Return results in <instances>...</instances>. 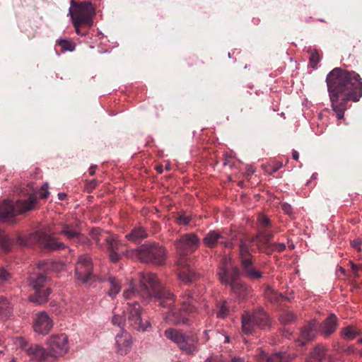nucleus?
<instances>
[{
    "mask_svg": "<svg viewBox=\"0 0 362 362\" xmlns=\"http://www.w3.org/2000/svg\"><path fill=\"white\" fill-rule=\"evenodd\" d=\"M97 185H98L97 180L93 179V180L89 181L88 182H87V184L86 185V189L88 192H90L96 187Z\"/></svg>",
    "mask_w": 362,
    "mask_h": 362,
    "instance_id": "nucleus-47",
    "label": "nucleus"
},
{
    "mask_svg": "<svg viewBox=\"0 0 362 362\" xmlns=\"http://www.w3.org/2000/svg\"><path fill=\"white\" fill-rule=\"evenodd\" d=\"M296 320V316L290 310H284L279 315V320L283 324H290Z\"/></svg>",
    "mask_w": 362,
    "mask_h": 362,
    "instance_id": "nucleus-37",
    "label": "nucleus"
},
{
    "mask_svg": "<svg viewBox=\"0 0 362 362\" xmlns=\"http://www.w3.org/2000/svg\"><path fill=\"white\" fill-rule=\"evenodd\" d=\"M252 238H255V243L257 247L258 250L260 252H263L265 254H271L272 252V245L273 243L269 240H266L264 237H257V234L252 237Z\"/></svg>",
    "mask_w": 362,
    "mask_h": 362,
    "instance_id": "nucleus-29",
    "label": "nucleus"
},
{
    "mask_svg": "<svg viewBox=\"0 0 362 362\" xmlns=\"http://www.w3.org/2000/svg\"><path fill=\"white\" fill-rule=\"evenodd\" d=\"M104 242L106 243L111 262H117L121 258L119 252H122L124 244L118 240L117 237L110 235L108 238H104Z\"/></svg>",
    "mask_w": 362,
    "mask_h": 362,
    "instance_id": "nucleus-18",
    "label": "nucleus"
},
{
    "mask_svg": "<svg viewBox=\"0 0 362 362\" xmlns=\"http://www.w3.org/2000/svg\"><path fill=\"white\" fill-rule=\"evenodd\" d=\"M127 317L126 323L133 329L139 332H144L150 327L151 324L142 317V310L137 300L133 303H128Z\"/></svg>",
    "mask_w": 362,
    "mask_h": 362,
    "instance_id": "nucleus-11",
    "label": "nucleus"
},
{
    "mask_svg": "<svg viewBox=\"0 0 362 362\" xmlns=\"http://www.w3.org/2000/svg\"><path fill=\"white\" fill-rule=\"evenodd\" d=\"M255 238L245 237L240 240L238 245L239 257L242 274L250 280H258L262 274L254 267L252 254L256 252Z\"/></svg>",
    "mask_w": 362,
    "mask_h": 362,
    "instance_id": "nucleus-5",
    "label": "nucleus"
},
{
    "mask_svg": "<svg viewBox=\"0 0 362 362\" xmlns=\"http://www.w3.org/2000/svg\"><path fill=\"white\" fill-rule=\"evenodd\" d=\"M326 83L332 110L337 119L344 118L347 103L362 97V78L354 71L334 68L327 76Z\"/></svg>",
    "mask_w": 362,
    "mask_h": 362,
    "instance_id": "nucleus-1",
    "label": "nucleus"
},
{
    "mask_svg": "<svg viewBox=\"0 0 362 362\" xmlns=\"http://www.w3.org/2000/svg\"><path fill=\"white\" fill-rule=\"evenodd\" d=\"M261 236H263L264 237V239L266 240H269V241H272V238H273V234L272 233L269 232L268 230H258V232L257 233V237H261Z\"/></svg>",
    "mask_w": 362,
    "mask_h": 362,
    "instance_id": "nucleus-42",
    "label": "nucleus"
},
{
    "mask_svg": "<svg viewBox=\"0 0 362 362\" xmlns=\"http://www.w3.org/2000/svg\"><path fill=\"white\" fill-rule=\"evenodd\" d=\"M337 325L338 319L334 314L332 313L320 323L319 331L323 336L328 337L335 332Z\"/></svg>",
    "mask_w": 362,
    "mask_h": 362,
    "instance_id": "nucleus-23",
    "label": "nucleus"
},
{
    "mask_svg": "<svg viewBox=\"0 0 362 362\" xmlns=\"http://www.w3.org/2000/svg\"><path fill=\"white\" fill-rule=\"evenodd\" d=\"M231 362H245V359L241 357H233L231 359Z\"/></svg>",
    "mask_w": 362,
    "mask_h": 362,
    "instance_id": "nucleus-55",
    "label": "nucleus"
},
{
    "mask_svg": "<svg viewBox=\"0 0 362 362\" xmlns=\"http://www.w3.org/2000/svg\"><path fill=\"white\" fill-rule=\"evenodd\" d=\"M57 45L61 47V52H73L76 49V44L71 40L59 39L57 41Z\"/></svg>",
    "mask_w": 362,
    "mask_h": 362,
    "instance_id": "nucleus-33",
    "label": "nucleus"
},
{
    "mask_svg": "<svg viewBox=\"0 0 362 362\" xmlns=\"http://www.w3.org/2000/svg\"><path fill=\"white\" fill-rule=\"evenodd\" d=\"M327 353V349L322 345H317L310 354L311 358L317 361H322Z\"/></svg>",
    "mask_w": 362,
    "mask_h": 362,
    "instance_id": "nucleus-36",
    "label": "nucleus"
},
{
    "mask_svg": "<svg viewBox=\"0 0 362 362\" xmlns=\"http://www.w3.org/2000/svg\"><path fill=\"white\" fill-rule=\"evenodd\" d=\"M123 296L126 300L141 298L148 300L153 298L160 306H170L174 299L172 293L161 285L155 274L151 272L141 274L139 289L131 284L129 288L124 291Z\"/></svg>",
    "mask_w": 362,
    "mask_h": 362,
    "instance_id": "nucleus-2",
    "label": "nucleus"
},
{
    "mask_svg": "<svg viewBox=\"0 0 362 362\" xmlns=\"http://www.w3.org/2000/svg\"><path fill=\"white\" fill-rule=\"evenodd\" d=\"M281 209L284 211V212L286 214H288L289 216L292 215L293 213V208L291 204L284 202L281 204Z\"/></svg>",
    "mask_w": 362,
    "mask_h": 362,
    "instance_id": "nucleus-46",
    "label": "nucleus"
},
{
    "mask_svg": "<svg viewBox=\"0 0 362 362\" xmlns=\"http://www.w3.org/2000/svg\"><path fill=\"white\" fill-rule=\"evenodd\" d=\"M46 279L47 277L42 273H39L35 279L30 277L31 284L35 290V293L29 296L28 298L30 301L37 305H42L48 300V297L52 290L48 288H43Z\"/></svg>",
    "mask_w": 362,
    "mask_h": 362,
    "instance_id": "nucleus-13",
    "label": "nucleus"
},
{
    "mask_svg": "<svg viewBox=\"0 0 362 362\" xmlns=\"http://www.w3.org/2000/svg\"><path fill=\"white\" fill-rule=\"evenodd\" d=\"M1 355H2V356H4V353H3V351H0V359H2V358H2V357H1ZM1 361H3V360H1Z\"/></svg>",
    "mask_w": 362,
    "mask_h": 362,
    "instance_id": "nucleus-62",
    "label": "nucleus"
},
{
    "mask_svg": "<svg viewBox=\"0 0 362 362\" xmlns=\"http://www.w3.org/2000/svg\"><path fill=\"white\" fill-rule=\"evenodd\" d=\"M272 248V252L274 251L282 252L286 249V245L284 243H273Z\"/></svg>",
    "mask_w": 362,
    "mask_h": 362,
    "instance_id": "nucleus-50",
    "label": "nucleus"
},
{
    "mask_svg": "<svg viewBox=\"0 0 362 362\" xmlns=\"http://www.w3.org/2000/svg\"><path fill=\"white\" fill-rule=\"evenodd\" d=\"M104 231H102L100 228H93L90 233V235L93 240L94 238H96L97 236L101 235L100 234L103 233Z\"/></svg>",
    "mask_w": 362,
    "mask_h": 362,
    "instance_id": "nucleus-51",
    "label": "nucleus"
},
{
    "mask_svg": "<svg viewBox=\"0 0 362 362\" xmlns=\"http://www.w3.org/2000/svg\"><path fill=\"white\" fill-rule=\"evenodd\" d=\"M10 276V274L6 270H5L4 268H0V281H7Z\"/></svg>",
    "mask_w": 362,
    "mask_h": 362,
    "instance_id": "nucleus-48",
    "label": "nucleus"
},
{
    "mask_svg": "<svg viewBox=\"0 0 362 362\" xmlns=\"http://www.w3.org/2000/svg\"><path fill=\"white\" fill-rule=\"evenodd\" d=\"M359 355H360V356H361V357H362V349L360 351V352H359Z\"/></svg>",
    "mask_w": 362,
    "mask_h": 362,
    "instance_id": "nucleus-64",
    "label": "nucleus"
},
{
    "mask_svg": "<svg viewBox=\"0 0 362 362\" xmlns=\"http://www.w3.org/2000/svg\"><path fill=\"white\" fill-rule=\"evenodd\" d=\"M174 296L173 303L170 306H163L169 309L167 313V320L173 324L185 325L189 322V317L198 310L199 296L194 291L186 290L180 295L181 299V308H177L174 306L175 296Z\"/></svg>",
    "mask_w": 362,
    "mask_h": 362,
    "instance_id": "nucleus-3",
    "label": "nucleus"
},
{
    "mask_svg": "<svg viewBox=\"0 0 362 362\" xmlns=\"http://www.w3.org/2000/svg\"><path fill=\"white\" fill-rule=\"evenodd\" d=\"M37 243L45 252L64 250L68 247L64 242L58 238L42 231L32 233L28 240V244Z\"/></svg>",
    "mask_w": 362,
    "mask_h": 362,
    "instance_id": "nucleus-10",
    "label": "nucleus"
},
{
    "mask_svg": "<svg viewBox=\"0 0 362 362\" xmlns=\"http://www.w3.org/2000/svg\"><path fill=\"white\" fill-rule=\"evenodd\" d=\"M157 171H158V173H162V171H163V170H162V167H158V168H157Z\"/></svg>",
    "mask_w": 362,
    "mask_h": 362,
    "instance_id": "nucleus-61",
    "label": "nucleus"
},
{
    "mask_svg": "<svg viewBox=\"0 0 362 362\" xmlns=\"http://www.w3.org/2000/svg\"><path fill=\"white\" fill-rule=\"evenodd\" d=\"M139 260L144 263L163 265L165 262V249L157 243H146L136 250Z\"/></svg>",
    "mask_w": 362,
    "mask_h": 362,
    "instance_id": "nucleus-9",
    "label": "nucleus"
},
{
    "mask_svg": "<svg viewBox=\"0 0 362 362\" xmlns=\"http://www.w3.org/2000/svg\"><path fill=\"white\" fill-rule=\"evenodd\" d=\"M191 221V217L186 215L185 214H182L176 217L177 223L181 225H187Z\"/></svg>",
    "mask_w": 362,
    "mask_h": 362,
    "instance_id": "nucleus-41",
    "label": "nucleus"
},
{
    "mask_svg": "<svg viewBox=\"0 0 362 362\" xmlns=\"http://www.w3.org/2000/svg\"><path fill=\"white\" fill-rule=\"evenodd\" d=\"M13 308L11 306L7 298L3 296L0 297V317L2 319H7L11 315Z\"/></svg>",
    "mask_w": 362,
    "mask_h": 362,
    "instance_id": "nucleus-31",
    "label": "nucleus"
},
{
    "mask_svg": "<svg viewBox=\"0 0 362 362\" xmlns=\"http://www.w3.org/2000/svg\"><path fill=\"white\" fill-rule=\"evenodd\" d=\"M257 359L258 362H292L295 356L294 355L286 353L279 352L269 356L261 349H258Z\"/></svg>",
    "mask_w": 362,
    "mask_h": 362,
    "instance_id": "nucleus-20",
    "label": "nucleus"
},
{
    "mask_svg": "<svg viewBox=\"0 0 362 362\" xmlns=\"http://www.w3.org/2000/svg\"><path fill=\"white\" fill-rule=\"evenodd\" d=\"M95 168H96V166H91V167L89 168V174H90V175H93L95 174Z\"/></svg>",
    "mask_w": 362,
    "mask_h": 362,
    "instance_id": "nucleus-58",
    "label": "nucleus"
},
{
    "mask_svg": "<svg viewBox=\"0 0 362 362\" xmlns=\"http://www.w3.org/2000/svg\"><path fill=\"white\" fill-rule=\"evenodd\" d=\"M16 212L21 214L23 211L20 209H14L13 204L6 199L0 204V222H7L16 215Z\"/></svg>",
    "mask_w": 362,
    "mask_h": 362,
    "instance_id": "nucleus-24",
    "label": "nucleus"
},
{
    "mask_svg": "<svg viewBox=\"0 0 362 362\" xmlns=\"http://www.w3.org/2000/svg\"><path fill=\"white\" fill-rule=\"evenodd\" d=\"M47 354L49 358H56L64 355L69 350L68 337L65 334H52L47 339Z\"/></svg>",
    "mask_w": 362,
    "mask_h": 362,
    "instance_id": "nucleus-12",
    "label": "nucleus"
},
{
    "mask_svg": "<svg viewBox=\"0 0 362 362\" xmlns=\"http://www.w3.org/2000/svg\"><path fill=\"white\" fill-rule=\"evenodd\" d=\"M271 325L272 321L269 315L262 308L252 313L246 312L242 315L243 332L246 334H251L256 327L267 329Z\"/></svg>",
    "mask_w": 362,
    "mask_h": 362,
    "instance_id": "nucleus-8",
    "label": "nucleus"
},
{
    "mask_svg": "<svg viewBox=\"0 0 362 362\" xmlns=\"http://www.w3.org/2000/svg\"><path fill=\"white\" fill-rule=\"evenodd\" d=\"M218 276L221 284L230 285L233 292L240 298L245 299L250 293V288L239 281L240 271L237 267L230 268V262L223 258L218 268Z\"/></svg>",
    "mask_w": 362,
    "mask_h": 362,
    "instance_id": "nucleus-4",
    "label": "nucleus"
},
{
    "mask_svg": "<svg viewBox=\"0 0 362 362\" xmlns=\"http://www.w3.org/2000/svg\"><path fill=\"white\" fill-rule=\"evenodd\" d=\"M226 238V233L224 231L210 230L204 238L203 243L206 247L214 248Z\"/></svg>",
    "mask_w": 362,
    "mask_h": 362,
    "instance_id": "nucleus-25",
    "label": "nucleus"
},
{
    "mask_svg": "<svg viewBox=\"0 0 362 362\" xmlns=\"http://www.w3.org/2000/svg\"><path fill=\"white\" fill-rule=\"evenodd\" d=\"M112 322L114 325H118L119 327H122V325H123L124 322V320L122 316L115 315L112 319Z\"/></svg>",
    "mask_w": 362,
    "mask_h": 362,
    "instance_id": "nucleus-49",
    "label": "nucleus"
},
{
    "mask_svg": "<svg viewBox=\"0 0 362 362\" xmlns=\"http://www.w3.org/2000/svg\"><path fill=\"white\" fill-rule=\"evenodd\" d=\"M199 239L194 233H187L182 235L175 242L177 253L182 257L194 252L199 247Z\"/></svg>",
    "mask_w": 362,
    "mask_h": 362,
    "instance_id": "nucleus-15",
    "label": "nucleus"
},
{
    "mask_svg": "<svg viewBox=\"0 0 362 362\" xmlns=\"http://www.w3.org/2000/svg\"><path fill=\"white\" fill-rule=\"evenodd\" d=\"M40 269L45 270L49 268V264L48 263H42L39 264Z\"/></svg>",
    "mask_w": 362,
    "mask_h": 362,
    "instance_id": "nucleus-54",
    "label": "nucleus"
},
{
    "mask_svg": "<svg viewBox=\"0 0 362 362\" xmlns=\"http://www.w3.org/2000/svg\"><path fill=\"white\" fill-rule=\"evenodd\" d=\"M229 313V308L228 306V302L224 300L223 302L217 304V312L216 315L218 318H225Z\"/></svg>",
    "mask_w": 362,
    "mask_h": 362,
    "instance_id": "nucleus-39",
    "label": "nucleus"
},
{
    "mask_svg": "<svg viewBox=\"0 0 362 362\" xmlns=\"http://www.w3.org/2000/svg\"><path fill=\"white\" fill-rule=\"evenodd\" d=\"M80 221L75 220L72 223H62L60 224L62 230L59 233L64 235L68 240L77 245H85L88 242L86 236L80 232Z\"/></svg>",
    "mask_w": 362,
    "mask_h": 362,
    "instance_id": "nucleus-14",
    "label": "nucleus"
},
{
    "mask_svg": "<svg viewBox=\"0 0 362 362\" xmlns=\"http://www.w3.org/2000/svg\"><path fill=\"white\" fill-rule=\"evenodd\" d=\"M9 362H16L15 358H12Z\"/></svg>",
    "mask_w": 362,
    "mask_h": 362,
    "instance_id": "nucleus-63",
    "label": "nucleus"
},
{
    "mask_svg": "<svg viewBox=\"0 0 362 362\" xmlns=\"http://www.w3.org/2000/svg\"><path fill=\"white\" fill-rule=\"evenodd\" d=\"M93 269L91 258L85 255H80L75 265L76 279L83 284L88 282L93 277Z\"/></svg>",
    "mask_w": 362,
    "mask_h": 362,
    "instance_id": "nucleus-16",
    "label": "nucleus"
},
{
    "mask_svg": "<svg viewBox=\"0 0 362 362\" xmlns=\"http://www.w3.org/2000/svg\"><path fill=\"white\" fill-rule=\"evenodd\" d=\"M234 237H233L231 240H228V234L226 233V238L221 241L220 244L222 245L223 247L232 249L234 247V243L232 241Z\"/></svg>",
    "mask_w": 362,
    "mask_h": 362,
    "instance_id": "nucleus-45",
    "label": "nucleus"
},
{
    "mask_svg": "<svg viewBox=\"0 0 362 362\" xmlns=\"http://www.w3.org/2000/svg\"><path fill=\"white\" fill-rule=\"evenodd\" d=\"M362 329L358 327L349 325L342 327L340 331L341 336L346 340H353L358 336H361Z\"/></svg>",
    "mask_w": 362,
    "mask_h": 362,
    "instance_id": "nucleus-28",
    "label": "nucleus"
},
{
    "mask_svg": "<svg viewBox=\"0 0 362 362\" xmlns=\"http://www.w3.org/2000/svg\"><path fill=\"white\" fill-rule=\"evenodd\" d=\"M109 286L107 295L114 298L121 290V283L118 279L115 277H109L107 280Z\"/></svg>",
    "mask_w": 362,
    "mask_h": 362,
    "instance_id": "nucleus-30",
    "label": "nucleus"
},
{
    "mask_svg": "<svg viewBox=\"0 0 362 362\" xmlns=\"http://www.w3.org/2000/svg\"><path fill=\"white\" fill-rule=\"evenodd\" d=\"M351 246L354 247L355 249L358 250V251L361 250L360 245L361 244V239H355L351 243Z\"/></svg>",
    "mask_w": 362,
    "mask_h": 362,
    "instance_id": "nucleus-52",
    "label": "nucleus"
},
{
    "mask_svg": "<svg viewBox=\"0 0 362 362\" xmlns=\"http://www.w3.org/2000/svg\"><path fill=\"white\" fill-rule=\"evenodd\" d=\"M317 334V322L312 320L306 325L303 327L300 332V336L298 339L300 345H303L305 343L313 340Z\"/></svg>",
    "mask_w": 362,
    "mask_h": 362,
    "instance_id": "nucleus-22",
    "label": "nucleus"
},
{
    "mask_svg": "<svg viewBox=\"0 0 362 362\" xmlns=\"http://www.w3.org/2000/svg\"><path fill=\"white\" fill-rule=\"evenodd\" d=\"M132 344L131 335L122 329L115 337L117 354L122 356L127 355L131 350Z\"/></svg>",
    "mask_w": 362,
    "mask_h": 362,
    "instance_id": "nucleus-21",
    "label": "nucleus"
},
{
    "mask_svg": "<svg viewBox=\"0 0 362 362\" xmlns=\"http://www.w3.org/2000/svg\"><path fill=\"white\" fill-rule=\"evenodd\" d=\"M351 269H352V272L356 274L358 269V266H357L354 264H352Z\"/></svg>",
    "mask_w": 362,
    "mask_h": 362,
    "instance_id": "nucleus-60",
    "label": "nucleus"
},
{
    "mask_svg": "<svg viewBox=\"0 0 362 362\" xmlns=\"http://www.w3.org/2000/svg\"><path fill=\"white\" fill-rule=\"evenodd\" d=\"M39 208V204L35 194H30L26 199H24V213L35 210Z\"/></svg>",
    "mask_w": 362,
    "mask_h": 362,
    "instance_id": "nucleus-32",
    "label": "nucleus"
},
{
    "mask_svg": "<svg viewBox=\"0 0 362 362\" xmlns=\"http://www.w3.org/2000/svg\"><path fill=\"white\" fill-rule=\"evenodd\" d=\"M334 350L338 354H345L351 355L356 351L353 345H344L339 342H335L333 345Z\"/></svg>",
    "mask_w": 362,
    "mask_h": 362,
    "instance_id": "nucleus-34",
    "label": "nucleus"
},
{
    "mask_svg": "<svg viewBox=\"0 0 362 362\" xmlns=\"http://www.w3.org/2000/svg\"><path fill=\"white\" fill-rule=\"evenodd\" d=\"M53 326V320L46 312L42 311L35 315L33 323V328L35 332L42 335H47L51 332Z\"/></svg>",
    "mask_w": 362,
    "mask_h": 362,
    "instance_id": "nucleus-17",
    "label": "nucleus"
},
{
    "mask_svg": "<svg viewBox=\"0 0 362 362\" xmlns=\"http://www.w3.org/2000/svg\"><path fill=\"white\" fill-rule=\"evenodd\" d=\"M258 230H267L272 228V223L270 219L263 214H259L257 220Z\"/></svg>",
    "mask_w": 362,
    "mask_h": 362,
    "instance_id": "nucleus-35",
    "label": "nucleus"
},
{
    "mask_svg": "<svg viewBox=\"0 0 362 362\" xmlns=\"http://www.w3.org/2000/svg\"><path fill=\"white\" fill-rule=\"evenodd\" d=\"M292 157L294 160H297L299 158V154H298V151H293V153H292Z\"/></svg>",
    "mask_w": 362,
    "mask_h": 362,
    "instance_id": "nucleus-56",
    "label": "nucleus"
},
{
    "mask_svg": "<svg viewBox=\"0 0 362 362\" xmlns=\"http://www.w3.org/2000/svg\"><path fill=\"white\" fill-rule=\"evenodd\" d=\"M308 52L310 54V64L313 68H315L320 60V53L315 49H310Z\"/></svg>",
    "mask_w": 362,
    "mask_h": 362,
    "instance_id": "nucleus-40",
    "label": "nucleus"
},
{
    "mask_svg": "<svg viewBox=\"0 0 362 362\" xmlns=\"http://www.w3.org/2000/svg\"><path fill=\"white\" fill-rule=\"evenodd\" d=\"M70 14L77 35L81 36L86 35L88 33V30H83L81 26L85 25L89 28L93 25V17L95 15V11L92 4L85 1L76 4L70 10Z\"/></svg>",
    "mask_w": 362,
    "mask_h": 362,
    "instance_id": "nucleus-6",
    "label": "nucleus"
},
{
    "mask_svg": "<svg viewBox=\"0 0 362 362\" xmlns=\"http://www.w3.org/2000/svg\"><path fill=\"white\" fill-rule=\"evenodd\" d=\"M48 187H49V186H48L47 183H45L41 187V188L40 189V194L41 199H46L49 196V192L48 191Z\"/></svg>",
    "mask_w": 362,
    "mask_h": 362,
    "instance_id": "nucleus-44",
    "label": "nucleus"
},
{
    "mask_svg": "<svg viewBox=\"0 0 362 362\" xmlns=\"http://www.w3.org/2000/svg\"><path fill=\"white\" fill-rule=\"evenodd\" d=\"M164 335L177 344L187 355H194L199 351V338L196 334L185 333L173 328L167 329Z\"/></svg>",
    "mask_w": 362,
    "mask_h": 362,
    "instance_id": "nucleus-7",
    "label": "nucleus"
},
{
    "mask_svg": "<svg viewBox=\"0 0 362 362\" xmlns=\"http://www.w3.org/2000/svg\"><path fill=\"white\" fill-rule=\"evenodd\" d=\"M282 166L281 163L277 164L276 166L273 167L272 172H276L278 170H279Z\"/></svg>",
    "mask_w": 362,
    "mask_h": 362,
    "instance_id": "nucleus-59",
    "label": "nucleus"
},
{
    "mask_svg": "<svg viewBox=\"0 0 362 362\" xmlns=\"http://www.w3.org/2000/svg\"><path fill=\"white\" fill-rule=\"evenodd\" d=\"M12 247V243L10 239L7 237L5 233L0 230V247L4 252H7L11 250Z\"/></svg>",
    "mask_w": 362,
    "mask_h": 362,
    "instance_id": "nucleus-38",
    "label": "nucleus"
},
{
    "mask_svg": "<svg viewBox=\"0 0 362 362\" xmlns=\"http://www.w3.org/2000/svg\"><path fill=\"white\" fill-rule=\"evenodd\" d=\"M24 351L31 361L41 362L42 361H49V357L47 351L38 344H31L24 340Z\"/></svg>",
    "mask_w": 362,
    "mask_h": 362,
    "instance_id": "nucleus-19",
    "label": "nucleus"
},
{
    "mask_svg": "<svg viewBox=\"0 0 362 362\" xmlns=\"http://www.w3.org/2000/svg\"><path fill=\"white\" fill-rule=\"evenodd\" d=\"M101 235H98L97 236L96 238H94L93 240L95 242L96 245L99 247H102V243H100L101 241H103L104 242V238H108V237L110 236L109 233L107 232H103V233L100 234Z\"/></svg>",
    "mask_w": 362,
    "mask_h": 362,
    "instance_id": "nucleus-43",
    "label": "nucleus"
},
{
    "mask_svg": "<svg viewBox=\"0 0 362 362\" xmlns=\"http://www.w3.org/2000/svg\"><path fill=\"white\" fill-rule=\"evenodd\" d=\"M205 362H223L218 356H211L206 359Z\"/></svg>",
    "mask_w": 362,
    "mask_h": 362,
    "instance_id": "nucleus-53",
    "label": "nucleus"
},
{
    "mask_svg": "<svg viewBox=\"0 0 362 362\" xmlns=\"http://www.w3.org/2000/svg\"><path fill=\"white\" fill-rule=\"evenodd\" d=\"M125 237L127 240L137 244L146 238L148 233L144 228L135 227Z\"/></svg>",
    "mask_w": 362,
    "mask_h": 362,
    "instance_id": "nucleus-27",
    "label": "nucleus"
},
{
    "mask_svg": "<svg viewBox=\"0 0 362 362\" xmlns=\"http://www.w3.org/2000/svg\"><path fill=\"white\" fill-rule=\"evenodd\" d=\"M66 197V194L65 193H59L58 198L60 200H64Z\"/></svg>",
    "mask_w": 362,
    "mask_h": 362,
    "instance_id": "nucleus-57",
    "label": "nucleus"
},
{
    "mask_svg": "<svg viewBox=\"0 0 362 362\" xmlns=\"http://www.w3.org/2000/svg\"><path fill=\"white\" fill-rule=\"evenodd\" d=\"M177 275L179 279L185 284L194 282L199 278V274L188 265L182 266L177 272Z\"/></svg>",
    "mask_w": 362,
    "mask_h": 362,
    "instance_id": "nucleus-26",
    "label": "nucleus"
}]
</instances>
